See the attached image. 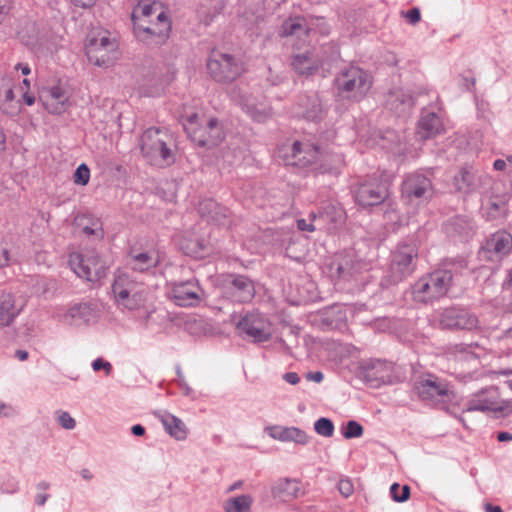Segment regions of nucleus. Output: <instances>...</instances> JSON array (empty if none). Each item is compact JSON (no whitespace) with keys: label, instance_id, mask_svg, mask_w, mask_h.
Wrapping results in <instances>:
<instances>
[{"label":"nucleus","instance_id":"28","mask_svg":"<svg viewBox=\"0 0 512 512\" xmlns=\"http://www.w3.org/2000/svg\"><path fill=\"white\" fill-rule=\"evenodd\" d=\"M22 307L17 306L11 293L0 290V326H9L19 315Z\"/></svg>","mask_w":512,"mask_h":512},{"label":"nucleus","instance_id":"13","mask_svg":"<svg viewBox=\"0 0 512 512\" xmlns=\"http://www.w3.org/2000/svg\"><path fill=\"white\" fill-rule=\"evenodd\" d=\"M415 389L421 400L427 403L438 404L451 400L452 392L448 384L435 375L420 377L415 384Z\"/></svg>","mask_w":512,"mask_h":512},{"label":"nucleus","instance_id":"11","mask_svg":"<svg viewBox=\"0 0 512 512\" xmlns=\"http://www.w3.org/2000/svg\"><path fill=\"white\" fill-rule=\"evenodd\" d=\"M417 249L413 244H399L392 254L389 267L391 283L396 284L409 276L415 269Z\"/></svg>","mask_w":512,"mask_h":512},{"label":"nucleus","instance_id":"41","mask_svg":"<svg viewBox=\"0 0 512 512\" xmlns=\"http://www.w3.org/2000/svg\"><path fill=\"white\" fill-rule=\"evenodd\" d=\"M205 208L208 209L207 211V214L209 216L210 219L214 220V221H217L221 224H223L222 222V218H226L227 217V213H228V210L226 208H222L220 207L216 202L214 201H208L206 204H205ZM204 208H201V213L202 214H205L206 211H203Z\"/></svg>","mask_w":512,"mask_h":512},{"label":"nucleus","instance_id":"50","mask_svg":"<svg viewBox=\"0 0 512 512\" xmlns=\"http://www.w3.org/2000/svg\"><path fill=\"white\" fill-rule=\"evenodd\" d=\"M92 368L94 371H99L103 369L106 375H110L112 372V365L110 362L105 361L103 358L99 357L92 362Z\"/></svg>","mask_w":512,"mask_h":512},{"label":"nucleus","instance_id":"35","mask_svg":"<svg viewBox=\"0 0 512 512\" xmlns=\"http://www.w3.org/2000/svg\"><path fill=\"white\" fill-rule=\"evenodd\" d=\"M75 224L86 236H96L98 238L103 237L102 223L99 218L93 215H78L75 218Z\"/></svg>","mask_w":512,"mask_h":512},{"label":"nucleus","instance_id":"51","mask_svg":"<svg viewBox=\"0 0 512 512\" xmlns=\"http://www.w3.org/2000/svg\"><path fill=\"white\" fill-rule=\"evenodd\" d=\"M339 492L344 497H349L354 491L352 482L349 479H341L338 484Z\"/></svg>","mask_w":512,"mask_h":512},{"label":"nucleus","instance_id":"58","mask_svg":"<svg viewBox=\"0 0 512 512\" xmlns=\"http://www.w3.org/2000/svg\"><path fill=\"white\" fill-rule=\"evenodd\" d=\"M0 109L2 110V112L4 114H7V115H16L18 112H19V108L16 107V106H10V105H6L5 103L3 105L0 106Z\"/></svg>","mask_w":512,"mask_h":512},{"label":"nucleus","instance_id":"14","mask_svg":"<svg viewBox=\"0 0 512 512\" xmlns=\"http://www.w3.org/2000/svg\"><path fill=\"white\" fill-rule=\"evenodd\" d=\"M359 376L370 387L378 388L391 382L393 365L381 359L362 360L359 362Z\"/></svg>","mask_w":512,"mask_h":512},{"label":"nucleus","instance_id":"17","mask_svg":"<svg viewBox=\"0 0 512 512\" xmlns=\"http://www.w3.org/2000/svg\"><path fill=\"white\" fill-rule=\"evenodd\" d=\"M241 334L252 338L254 342H266L271 338L270 323L258 311L247 313L236 325Z\"/></svg>","mask_w":512,"mask_h":512},{"label":"nucleus","instance_id":"61","mask_svg":"<svg viewBox=\"0 0 512 512\" xmlns=\"http://www.w3.org/2000/svg\"><path fill=\"white\" fill-rule=\"evenodd\" d=\"M307 378H308L309 380H312V381H314V382L319 383V382H321V381L323 380L324 375H323V373H322V372H320V371H317V372H310V373H308V374H307Z\"/></svg>","mask_w":512,"mask_h":512},{"label":"nucleus","instance_id":"19","mask_svg":"<svg viewBox=\"0 0 512 512\" xmlns=\"http://www.w3.org/2000/svg\"><path fill=\"white\" fill-rule=\"evenodd\" d=\"M253 281L245 275L231 274L224 286V296L235 303H248L255 296Z\"/></svg>","mask_w":512,"mask_h":512},{"label":"nucleus","instance_id":"40","mask_svg":"<svg viewBox=\"0 0 512 512\" xmlns=\"http://www.w3.org/2000/svg\"><path fill=\"white\" fill-rule=\"evenodd\" d=\"M93 314L92 305L89 303H77L71 306L65 314V318L71 319V323L78 320L88 321Z\"/></svg>","mask_w":512,"mask_h":512},{"label":"nucleus","instance_id":"54","mask_svg":"<svg viewBox=\"0 0 512 512\" xmlns=\"http://www.w3.org/2000/svg\"><path fill=\"white\" fill-rule=\"evenodd\" d=\"M177 374L178 376L181 378L179 380V385H180V388L182 389L183 393L187 396L191 395L192 394V389L188 386V384L184 381L183 377H182V373L180 371V369L177 370Z\"/></svg>","mask_w":512,"mask_h":512},{"label":"nucleus","instance_id":"46","mask_svg":"<svg viewBox=\"0 0 512 512\" xmlns=\"http://www.w3.org/2000/svg\"><path fill=\"white\" fill-rule=\"evenodd\" d=\"M148 24L155 31L166 30V40L169 38V34L171 31V22L169 21L168 16L166 15L165 12H160L156 17V21H148Z\"/></svg>","mask_w":512,"mask_h":512},{"label":"nucleus","instance_id":"52","mask_svg":"<svg viewBox=\"0 0 512 512\" xmlns=\"http://www.w3.org/2000/svg\"><path fill=\"white\" fill-rule=\"evenodd\" d=\"M405 16L410 21L411 24H416L421 19L420 10L418 8H412L408 10Z\"/></svg>","mask_w":512,"mask_h":512},{"label":"nucleus","instance_id":"32","mask_svg":"<svg viewBox=\"0 0 512 512\" xmlns=\"http://www.w3.org/2000/svg\"><path fill=\"white\" fill-rule=\"evenodd\" d=\"M387 107L397 115L407 113L414 106V98L403 90H395L388 94Z\"/></svg>","mask_w":512,"mask_h":512},{"label":"nucleus","instance_id":"22","mask_svg":"<svg viewBox=\"0 0 512 512\" xmlns=\"http://www.w3.org/2000/svg\"><path fill=\"white\" fill-rule=\"evenodd\" d=\"M292 113L297 118L318 122L324 117V110L317 93L301 94L298 96Z\"/></svg>","mask_w":512,"mask_h":512},{"label":"nucleus","instance_id":"49","mask_svg":"<svg viewBox=\"0 0 512 512\" xmlns=\"http://www.w3.org/2000/svg\"><path fill=\"white\" fill-rule=\"evenodd\" d=\"M451 225L460 234H467L469 233V231L472 230V225L470 221L464 218H455L452 221Z\"/></svg>","mask_w":512,"mask_h":512},{"label":"nucleus","instance_id":"29","mask_svg":"<svg viewBox=\"0 0 512 512\" xmlns=\"http://www.w3.org/2000/svg\"><path fill=\"white\" fill-rule=\"evenodd\" d=\"M292 66L299 75L311 76L320 69L322 61L311 53L297 54L293 57Z\"/></svg>","mask_w":512,"mask_h":512},{"label":"nucleus","instance_id":"48","mask_svg":"<svg viewBox=\"0 0 512 512\" xmlns=\"http://www.w3.org/2000/svg\"><path fill=\"white\" fill-rule=\"evenodd\" d=\"M58 413V423L59 425L67 430H72L76 426V421L74 418L66 411H59Z\"/></svg>","mask_w":512,"mask_h":512},{"label":"nucleus","instance_id":"9","mask_svg":"<svg viewBox=\"0 0 512 512\" xmlns=\"http://www.w3.org/2000/svg\"><path fill=\"white\" fill-rule=\"evenodd\" d=\"M512 252V234L507 230H498L490 234L482 243L478 256L486 262L498 263Z\"/></svg>","mask_w":512,"mask_h":512},{"label":"nucleus","instance_id":"37","mask_svg":"<svg viewBox=\"0 0 512 512\" xmlns=\"http://www.w3.org/2000/svg\"><path fill=\"white\" fill-rule=\"evenodd\" d=\"M308 27L306 24V20L302 16H296L293 18L286 19L280 28L279 35L281 37H288L301 34H307Z\"/></svg>","mask_w":512,"mask_h":512},{"label":"nucleus","instance_id":"31","mask_svg":"<svg viewBox=\"0 0 512 512\" xmlns=\"http://www.w3.org/2000/svg\"><path fill=\"white\" fill-rule=\"evenodd\" d=\"M300 483L295 479H279L272 486V495L281 501H290L300 495Z\"/></svg>","mask_w":512,"mask_h":512},{"label":"nucleus","instance_id":"7","mask_svg":"<svg viewBox=\"0 0 512 512\" xmlns=\"http://www.w3.org/2000/svg\"><path fill=\"white\" fill-rule=\"evenodd\" d=\"M69 265L78 277L90 282L99 281L106 275L107 265L95 251L72 253Z\"/></svg>","mask_w":512,"mask_h":512},{"label":"nucleus","instance_id":"43","mask_svg":"<svg viewBox=\"0 0 512 512\" xmlns=\"http://www.w3.org/2000/svg\"><path fill=\"white\" fill-rule=\"evenodd\" d=\"M390 495L395 502L403 503L410 497V487L408 485L401 487L398 483H393L390 487Z\"/></svg>","mask_w":512,"mask_h":512},{"label":"nucleus","instance_id":"27","mask_svg":"<svg viewBox=\"0 0 512 512\" xmlns=\"http://www.w3.org/2000/svg\"><path fill=\"white\" fill-rule=\"evenodd\" d=\"M131 290H149L142 282L136 281L127 273H119L112 284L115 299H127Z\"/></svg>","mask_w":512,"mask_h":512},{"label":"nucleus","instance_id":"39","mask_svg":"<svg viewBox=\"0 0 512 512\" xmlns=\"http://www.w3.org/2000/svg\"><path fill=\"white\" fill-rule=\"evenodd\" d=\"M346 318L345 312L338 307H331L323 313L322 324L328 329H337L342 326Z\"/></svg>","mask_w":512,"mask_h":512},{"label":"nucleus","instance_id":"34","mask_svg":"<svg viewBox=\"0 0 512 512\" xmlns=\"http://www.w3.org/2000/svg\"><path fill=\"white\" fill-rule=\"evenodd\" d=\"M157 416L171 437L176 440H184L187 437L186 426L180 418L168 412H160Z\"/></svg>","mask_w":512,"mask_h":512},{"label":"nucleus","instance_id":"36","mask_svg":"<svg viewBox=\"0 0 512 512\" xmlns=\"http://www.w3.org/2000/svg\"><path fill=\"white\" fill-rule=\"evenodd\" d=\"M454 185L459 192L470 193L477 187L476 175L471 167H462L454 176Z\"/></svg>","mask_w":512,"mask_h":512},{"label":"nucleus","instance_id":"57","mask_svg":"<svg viewBox=\"0 0 512 512\" xmlns=\"http://www.w3.org/2000/svg\"><path fill=\"white\" fill-rule=\"evenodd\" d=\"M71 1L75 6L84 8V9L92 7L96 2V0H71Z\"/></svg>","mask_w":512,"mask_h":512},{"label":"nucleus","instance_id":"55","mask_svg":"<svg viewBox=\"0 0 512 512\" xmlns=\"http://www.w3.org/2000/svg\"><path fill=\"white\" fill-rule=\"evenodd\" d=\"M283 378L287 383L292 385H296L300 381L298 374L295 372H287L284 374Z\"/></svg>","mask_w":512,"mask_h":512},{"label":"nucleus","instance_id":"53","mask_svg":"<svg viewBox=\"0 0 512 512\" xmlns=\"http://www.w3.org/2000/svg\"><path fill=\"white\" fill-rule=\"evenodd\" d=\"M297 228L301 231L308 232H312L315 230V227L311 223H308L305 219L297 220Z\"/></svg>","mask_w":512,"mask_h":512},{"label":"nucleus","instance_id":"20","mask_svg":"<svg viewBox=\"0 0 512 512\" xmlns=\"http://www.w3.org/2000/svg\"><path fill=\"white\" fill-rule=\"evenodd\" d=\"M478 323L477 316L464 308L449 307L440 315V325L445 329L472 330Z\"/></svg>","mask_w":512,"mask_h":512},{"label":"nucleus","instance_id":"16","mask_svg":"<svg viewBox=\"0 0 512 512\" xmlns=\"http://www.w3.org/2000/svg\"><path fill=\"white\" fill-rule=\"evenodd\" d=\"M202 296L203 290L196 279L172 282L168 292V297L180 307L196 306Z\"/></svg>","mask_w":512,"mask_h":512},{"label":"nucleus","instance_id":"3","mask_svg":"<svg viewBox=\"0 0 512 512\" xmlns=\"http://www.w3.org/2000/svg\"><path fill=\"white\" fill-rule=\"evenodd\" d=\"M334 84L336 96L343 99H362L372 86L369 74L358 66H348L340 70Z\"/></svg>","mask_w":512,"mask_h":512},{"label":"nucleus","instance_id":"45","mask_svg":"<svg viewBox=\"0 0 512 512\" xmlns=\"http://www.w3.org/2000/svg\"><path fill=\"white\" fill-rule=\"evenodd\" d=\"M315 431L324 437H331L334 434V424L329 418L322 417L314 423Z\"/></svg>","mask_w":512,"mask_h":512},{"label":"nucleus","instance_id":"60","mask_svg":"<svg viewBox=\"0 0 512 512\" xmlns=\"http://www.w3.org/2000/svg\"><path fill=\"white\" fill-rule=\"evenodd\" d=\"M153 7L149 4H145L141 7V14L142 17H139L140 19H147L149 16L152 15Z\"/></svg>","mask_w":512,"mask_h":512},{"label":"nucleus","instance_id":"25","mask_svg":"<svg viewBox=\"0 0 512 512\" xmlns=\"http://www.w3.org/2000/svg\"><path fill=\"white\" fill-rule=\"evenodd\" d=\"M40 99L49 113L59 115L66 110L69 96L63 87L56 85L49 88L46 95L41 96Z\"/></svg>","mask_w":512,"mask_h":512},{"label":"nucleus","instance_id":"24","mask_svg":"<svg viewBox=\"0 0 512 512\" xmlns=\"http://www.w3.org/2000/svg\"><path fill=\"white\" fill-rule=\"evenodd\" d=\"M135 37L147 46H160L166 42V30L155 31L147 19H140L135 12L131 16Z\"/></svg>","mask_w":512,"mask_h":512},{"label":"nucleus","instance_id":"59","mask_svg":"<svg viewBox=\"0 0 512 512\" xmlns=\"http://www.w3.org/2000/svg\"><path fill=\"white\" fill-rule=\"evenodd\" d=\"M9 10V0H4V2L0 4V24L2 23L4 17L8 14Z\"/></svg>","mask_w":512,"mask_h":512},{"label":"nucleus","instance_id":"44","mask_svg":"<svg viewBox=\"0 0 512 512\" xmlns=\"http://www.w3.org/2000/svg\"><path fill=\"white\" fill-rule=\"evenodd\" d=\"M363 426L355 420H349L343 427L342 435L346 439L358 438L363 435Z\"/></svg>","mask_w":512,"mask_h":512},{"label":"nucleus","instance_id":"5","mask_svg":"<svg viewBox=\"0 0 512 512\" xmlns=\"http://www.w3.org/2000/svg\"><path fill=\"white\" fill-rule=\"evenodd\" d=\"M433 194L431 179L420 172L408 174L402 182L401 197L407 205L418 207L426 204Z\"/></svg>","mask_w":512,"mask_h":512},{"label":"nucleus","instance_id":"12","mask_svg":"<svg viewBox=\"0 0 512 512\" xmlns=\"http://www.w3.org/2000/svg\"><path fill=\"white\" fill-rule=\"evenodd\" d=\"M320 156V148L309 142L295 141L283 150L282 158L287 166L298 168L315 167Z\"/></svg>","mask_w":512,"mask_h":512},{"label":"nucleus","instance_id":"26","mask_svg":"<svg viewBox=\"0 0 512 512\" xmlns=\"http://www.w3.org/2000/svg\"><path fill=\"white\" fill-rule=\"evenodd\" d=\"M268 435L281 442H294L300 445L308 443V435L298 427L271 426L267 427Z\"/></svg>","mask_w":512,"mask_h":512},{"label":"nucleus","instance_id":"30","mask_svg":"<svg viewBox=\"0 0 512 512\" xmlns=\"http://www.w3.org/2000/svg\"><path fill=\"white\" fill-rule=\"evenodd\" d=\"M343 157L337 153H329L327 151L320 150V156L317 164L313 168V171L325 174L337 175L340 173V168L343 165Z\"/></svg>","mask_w":512,"mask_h":512},{"label":"nucleus","instance_id":"33","mask_svg":"<svg viewBox=\"0 0 512 512\" xmlns=\"http://www.w3.org/2000/svg\"><path fill=\"white\" fill-rule=\"evenodd\" d=\"M442 130V123L439 116L434 112L423 115L418 122V136L423 139H429Z\"/></svg>","mask_w":512,"mask_h":512},{"label":"nucleus","instance_id":"21","mask_svg":"<svg viewBox=\"0 0 512 512\" xmlns=\"http://www.w3.org/2000/svg\"><path fill=\"white\" fill-rule=\"evenodd\" d=\"M161 257L155 250L137 251L131 250L128 254L127 265L131 270L138 273H147L150 275H162L160 269Z\"/></svg>","mask_w":512,"mask_h":512},{"label":"nucleus","instance_id":"4","mask_svg":"<svg viewBox=\"0 0 512 512\" xmlns=\"http://www.w3.org/2000/svg\"><path fill=\"white\" fill-rule=\"evenodd\" d=\"M180 121L187 136L198 146L212 147L222 140V131L216 118H210L203 126L196 112L182 114Z\"/></svg>","mask_w":512,"mask_h":512},{"label":"nucleus","instance_id":"64","mask_svg":"<svg viewBox=\"0 0 512 512\" xmlns=\"http://www.w3.org/2000/svg\"><path fill=\"white\" fill-rule=\"evenodd\" d=\"M485 512H503V510L500 506L487 503L485 504Z\"/></svg>","mask_w":512,"mask_h":512},{"label":"nucleus","instance_id":"15","mask_svg":"<svg viewBox=\"0 0 512 512\" xmlns=\"http://www.w3.org/2000/svg\"><path fill=\"white\" fill-rule=\"evenodd\" d=\"M116 50V43L107 36L92 38L86 45V55L89 62L103 68H108L114 63Z\"/></svg>","mask_w":512,"mask_h":512},{"label":"nucleus","instance_id":"63","mask_svg":"<svg viewBox=\"0 0 512 512\" xmlns=\"http://www.w3.org/2000/svg\"><path fill=\"white\" fill-rule=\"evenodd\" d=\"M15 98L14 91L12 88H7L4 92V103H11Z\"/></svg>","mask_w":512,"mask_h":512},{"label":"nucleus","instance_id":"23","mask_svg":"<svg viewBox=\"0 0 512 512\" xmlns=\"http://www.w3.org/2000/svg\"><path fill=\"white\" fill-rule=\"evenodd\" d=\"M330 274L338 278L349 280L362 270H366V264L356 259L353 254H340L330 264Z\"/></svg>","mask_w":512,"mask_h":512},{"label":"nucleus","instance_id":"42","mask_svg":"<svg viewBox=\"0 0 512 512\" xmlns=\"http://www.w3.org/2000/svg\"><path fill=\"white\" fill-rule=\"evenodd\" d=\"M181 248L185 254L194 257H201L205 250L203 242L198 239H193L187 241V243H182Z\"/></svg>","mask_w":512,"mask_h":512},{"label":"nucleus","instance_id":"56","mask_svg":"<svg viewBox=\"0 0 512 512\" xmlns=\"http://www.w3.org/2000/svg\"><path fill=\"white\" fill-rule=\"evenodd\" d=\"M9 262V251L0 246V268L6 266Z\"/></svg>","mask_w":512,"mask_h":512},{"label":"nucleus","instance_id":"1","mask_svg":"<svg viewBox=\"0 0 512 512\" xmlns=\"http://www.w3.org/2000/svg\"><path fill=\"white\" fill-rule=\"evenodd\" d=\"M467 261L463 258L449 260L444 268L437 269L421 277L412 286V297L418 303H428L445 296L454 280L467 269Z\"/></svg>","mask_w":512,"mask_h":512},{"label":"nucleus","instance_id":"18","mask_svg":"<svg viewBox=\"0 0 512 512\" xmlns=\"http://www.w3.org/2000/svg\"><path fill=\"white\" fill-rule=\"evenodd\" d=\"M355 201L362 207L382 204L388 197L387 185L378 180H366L353 190Z\"/></svg>","mask_w":512,"mask_h":512},{"label":"nucleus","instance_id":"8","mask_svg":"<svg viewBox=\"0 0 512 512\" xmlns=\"http://www.w3.org/2000/svg\"><path fill=\"white\" fill-rule=\"evenodd\" d=\"M494 412L502 416L512 412L511 406L500 400V393L497 387L489 386L473 394L463 412Z\"/></svg>","mask_w":512,"mask_h":512},{"label":"nucleus","instance_id":"47","mask_svg":"<svg viewBox=\"0 0 512 512\" xmlns=\"http://www.w3.org/2000/svg\"><path fill=\"white\" fill-rule=\"evenodd\" d=\"M73 180L77 185L85 186L88 184L90 180V169L85 163L80 164L76 168L73 175Z\"/></svg>","mask_w":512,"mask_h":512},{"label":"nucleus","instance_id":"62","mask_svg":"<svg viewBox=\"0 0 512 512\" xmlns=\"http://www.w3.org/2000/svg\"><path fill=\"white\" fill-rule=\"evenodd\" d=\"M131 432L135 436H143L145 434V428L140 424H135L132 426Z\"/></svg>","mask_w":512,"mask_h":512},{"label":"nucleus","instance_id":"38","mask_svg":"<svg viewBox=\"0 0 512 512\" xmlns=\"http://www.w3.org/2000/svg\"><path fill=\"white\" fill-rule=\"evenodd\" d=\"M252 504L253 498L248 494H242L227 499L223 509L225 512H251Z\"/></svg>","mask_w":512,"mask_h":512},{"label":"nucleus","instance_id":"10","mask_svg":"<svg viewBox=\"0 0 512 512\" xmlns=\"http://www.w3.org/2000/svg\"><path fill=\"white\" fill-rule=\"evenodd\" d=\"M149 290H131L127 299H115L118 305H122L128 310L145 311V321L147 325L164 324L170 321L169 313L163 309H150L147 306L149 300Z\"/></svg>","mask_w":512,"mask_h":512},{"label":"nucleus","instance_id":"6","mask_svg":"<svg viewBox=\"0 0 512 512\" xmlns=\"http://www.w3.org/2000/svg\"><path fill=\"white\" fill-rule=\"evenodd\" d=\"M206 66L210 76L221 83L232 82L243 72V64L239 59L219 51L210 54Z\"/></svg>","mask_w":512,"mask_h":512},{"label":"nucleus","instance_id":"2","mask_svg":"<svg viewBox=\"0 0 512 512\" xmlns=\"http://www.w3.org/2000/svg\"><path fill=\"white\" fill-rule=\"evenodd\" d=\"M174 139L167 129L150 127L140 138V150L143 157L158 167L169 166L176 160Z\"/></svg>","mask_w":512,"mask_h":512}]
</instances>
